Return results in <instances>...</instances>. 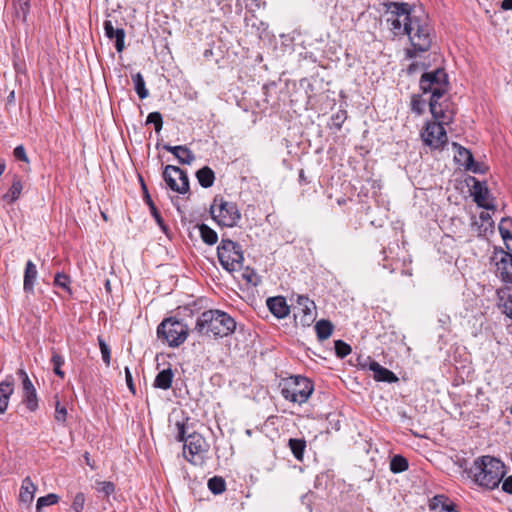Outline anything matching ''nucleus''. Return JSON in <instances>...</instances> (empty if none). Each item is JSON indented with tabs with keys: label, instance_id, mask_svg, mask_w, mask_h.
Segmentation results:
<instances>
[{
	"label": "nucleus",
	"instance_id": "f257e3e1",
	"mask_svg": "<svg viewBox=\"0 0 512 512\" xmlns=\"http://www.w3.org/2000/svg\"><path fill=\"white\" fill-rule=\"evenodd\" d=\"M420 88L423 93H431L429 102L430 112L434 119L453 120V111L448 110V105H443L440 99L448 89L447 74L443 69H436L433 72L422 74L420 78Z\"/></svg>",
	"mask_w": 512,
	"mask_h": 512
},
{
	"label": "nucleus",
	"instance_id": "f03ea898",
	"mask_svg": "<svg viewBox=\"0 0 512 512\" xmlns=\"http://www.w3.org/2000/svg\"><path fill=\"white\" fill-rule=\"evenodd\" d=\"M466 472L475 484L489 490L497 488L506 473L504 463L490 455L477 457Z\"/></svg>",
	"mask_w": 512,
	"mask_h": 512
},
{
	"label": "nucleus",
	"instance_id": "7ed1b4c3",
	"mask_svg": "<svg viewBox=\"0 0 512 512\" xmlns=\"http://www.w3.org/2000/svg\"><path fill=\"white\" fill-rule=\"evenodd\" d=\"M236 329V321L221 310H207L197 318L194 330L202 335L223 338L232 334Z\"/></svg>",
	"mask_w": 512,
	"mask_h": 512
},
{
	"label": "nucleus",
	"instance_id": "20e7f679",
	"mask_svg": "<svg viewBox=\"0 0 512 512\" xmlns=\"http://www.w3.org/2000/svg\"><path fill=\"white\" fill-rule=\"evenodd\" d=\"M431 27L427 15L419 10L415 17L403 24V33L409 37L412 49L407 50V56L414 58L418 52H426L432 45Z\"/></svg>",
	"mask_w": 512,
	"mask_h": 512
},
{
	"label": "nucleus",
	"instance_id": "39448f33",
	"mask_svg": "<svg viewBox=\"0 0 512 512\" xmlns=\"http://www.w3.org/2000/svg\"><path fill=\"white\" fill-rule=\"evenodd\" d=\"M281 395L292 403H306L314 391L313 383L303 376H291L280 382Z\"/></svg>",
	"mask_w": 512,
	"mask_h": 512
},
{
	"label": "nucleus",
	"instance_id": "423d86ee",
	"mask_svg": "<svg viewBox=\"0 0 512 512\" xmlns=\"http://www.w3.org/2000/svg\"><path fill=\"white\" fill-rule=\"evenodd\" d=\"M189 335L188 326L174 317L165 318L157 327V337L169 347H179Z\"/></svg>",
	"mask_w": 512,
	"mask_h": 512
},
{
	"label": "nucleus",
	"instance_id": "0eeeda50",
	"mask_svg": "<svg viewBox=\"0 0 512 512\" xmlns=\"http://www.w3.org/2000/svg\"><path fill=\"white\" fill-rule=\"evenodd\" d=\"M218 260L227 272H238L243 267L244 254L240 244L230 239H222L217 248Z\"/></svg>",
	"mask_w": 512,
	"mask_h": 512
},
{
	"label": "nucleus",
	"instance_id": "6e6552de",
	"mask_svg": "<svg viewBox=\"0 0 512 512\" xmlns=\"http://www.w3.org/2000/svg\"><path fill=\"white\" fill-rule=\"evenodd\" d=\"M385 13L388 16L387 22L395 31L403 30V24L408 22L418 13L415 6L406 2H385Z\"/></svg>",
	"mask_w": 512,
	"mask_h": 512
},
{
	"label": "nucleus",
	"instance_id": "1a4fd4ad",
	"mask_svg": "<svg viewBox=\"0 0 512 512\" xmlns=\"http://www.w3.org/2000/svg\"><path fill=\"white\" fill-rule=\"evenodd\" d=\"M212 218L221 226L234 227L241 218V214L234 202L223 198H215L210 207Z\"/></svg>",
	"mask_w": 512,
	"mask_h": 512
},
{
	"label": "nucleus",
	"instance_id": "9d476101",
	"mask_svg": "<svg viewBox=\"0 0 512 512\" xmlns=\"http://www.w3.org/2000/svg\"><path fill=\"white\" fill-rule=\"evenodd\" d=\"M209 451L205 438L196 432L189 434L184 444L183 455L193 465H202Z\"/></svg>",
	"mask_w": 512,
	"mask_h": 512
},
{
	"label": "nucleus",
	"instance_id": "9b49d317",
	"mask_svg": "<svg viewBox=\"0 0 512 512\" xmlns=\"http://www.w3.org/2000/svg\"><path fill=\"white\" fill-rule=\"evenodd\" d=\"M437 122H428L421 137L426 145L434 149L443 148L448 142V137L444 124L448 125L451 121L436 119Z\"/></svg>",
	"mask_w": 512,
	"mask_h": 512
},
{
	"label": "nucleus",
	"instance_id": "f8f14e48",
	"mask_svg": "<svg viewBox=\"0 0 512 512\" xmlns=\"http://www.w3.org/2000/svg\"><path fill=\"white\" fill-rule=\"evenodd\" d=\"M163 178L172 191L179 194H185L189 191L188 175L183 169L174 165H167L163 171Z\"/></svg>",
	"mask_w": 512,
	"mask_h": 512
},
{
	"label": "nucleus",
	"instance_id": "ddd939ff",
	"mask_svg": "<svg viewBox=\"0 0 512 512\" xmlns=\"http://www.w3.org/2000/svg\"><path fill=\"white\" fill-rule=\"evenodd\" d=\"M16 374L22 384V404L29 412L34 413L39 409L36 388L23 368L18 369Z\"/></svg>",
	"mask_w": 512,
	"mask_h": 512
},
{
	"label": "nucleus",
	"instance_id": "4468645a",
	"mask_svg": "<svg viewBox=\"0 0 512 512\" xmlns=\"http://www.w3.org/2000/svg\"><path fill=\"white\" fill-rule=\"evenodd\" d=\"M294 309L295 318H299L303 326H309L316 318L315 303L307 296L298 295Z\"/></svg>",
	"mask_w": 512,
	"mask_h": 512
},
{
	"label": "nucleus",
	"instance_id": "2eb2a0df",
	"mask_svg": "<svg viewBox=\"0 0 512 512\" xmlns=\"http://www.w3.org/2000/svg\"><path fill=\"white\" fill-rule=\"evenodd\" d=\"M473 181L472 196L476 204L486 210H494L495 205L490 201L491 195L486 184L476 179H473Z\"/></svg>",
	"mask_w": 512,
	"mask_h": 512
},
{
	"label": "nucleus",
	"instance_id": "dca6fc26",
	"mask_svg": "<svg viewBox=\"0 0 512 512\" xmlns=\"http://www.w3.org/2000/svg\"><path fill=\"white\" fill-rule=\"evenodd\" d=\"M453 145L456 149L454 158L460 166L464 167L466 170L472 171L473 173L481 172L479 163L474 161L473 155L468 149L456 143Z\"/></svg>",
	"mask_w": 512,
	"mask_h": 512
},
{
	"label": "nucleus",
	"instance_id": "f3484780",
	"mask_svg": "<svg viewBox=\"0 0 512 512\" xmlns=\"http://www.w3.org/2000/svg\"><path fill=\"white\" fill-rule=\"evenodd\" d=\"M497 275L502 281L512 283V254L509 252H501V257L496 262Z\"/></svg>",
	"mask_w": 512,
	"mask_h": 512
},
{
	"label": "nucleus",
	"instance_id": "a211bd4d",
	"mask_svg": "<svg viewBox=\"0 0 512 512\" xmlns=\"http://www.w3.org/2000/svg\"><path fill=\"white\" fill-rule=\"evenodd\" d=\"M105 35L109 39H115V48L117 52H122L125 47V31L122 28H114L111 20L104 21Z\"/></svg>",
	"mask_w": 512,
	"mask_h": 512
},
{
	"label": "nucleus",
	"instance_id": "6ab92c4d",
	"mask_svg": "<svg viewBox=\"0 0 512 512\" xmlns=\"http://www.w3.org/2000/svg\"><path fill=\"white\" fill-rule=\"evenodd\" d=\"M266 303L270 312L279 319L285 318L290 312L286 299L282 296L270 297Z\"/></svg>",
	"mask_w": 512,
	"mask_h": 512
},
{
	"label": "nucleus",
	"instance_id": "aec40b11",
	"mask_svg": "<svg viewBox=\"0 0 512 512\" xmlns=\"http://www.w3.org/2000/svg\"><path fill=\"white\" fill-rule=\"evenodd\" d=\"M14 392V379L7 376L5 380L0 382V414H4L7 410L10 396Z\"/></svg>",
	"mask_w": 512,
	"mask_h": 512
},
{
	"label": "nucleus",
	"instance_id": "412c9836",
	"mask_svg": "<svg viewBox=\"0 0 512 512\" xmlns=\"http://www.w3.org/2000/svg\"><path fill=\"white\" fill-rule=\"evenodd\" d=\"M163 148L166 151L172 153L177 158L179 163H181V164L190 165L195 160V155L186 146H182V145L171 146V145L165 144L163 146Z\"/></svg>",
	"mask_w": 512,
	"mask_h": 512
},
{
	"label": "nucleus",
	"instance_id": "4be33fe9",
	"mask_svg": "<svg viewBox=\"0 0 512 512\" xmlns=\"http://www.w3.org/2000/svg\"><path fill=\"white\" fill-rule=\"evenodd\" d=\"M369 369L373 372V377L378 382L395 383L398 377L389 369L381 366L378 362L372 361Z\"/></svg>",
	"mask_w": 512,
	"mask_h": 512
},
{
	"label": "nucleus",
	"instance_id": "5701e85b",
	"mask_svg": "<svg viewBox=\"0 0 512 512\" xmlns=\"http://www.w3.org/2000/svg\"><path fill=\"white\" fill-rule=\"evenodd\" d=\"M37 275L36 265L31 260H28L24 270L23 290L25 293L34 294V285Z\"/></svg>",
	"mask_w": 512,
	"mask_h": 512
},
{
	"label": "nucleus",
	"instance_id": "b1692460",
	"mask_svg": "<svg viewBox=\"0 0 512 512\" xmlns=\"http://www.w3.org/2000/svg\"><path fill=\"white\" fill-rule=\"evenodd\" d=\"M36 489V485L33 483L32 479L29 476L25 477L20 488V501L25 504H31L34 499Z\"/></svg>",
	"mask_w": 512,
	"mask_h": 512
},
{
	"label": "nucleus",
	"instance_id": "393cba45",
	"mask_svg": "<svg viewBox=\"0 0 512 512\" xmlns=\"http://www.w3.org/2000/svg\"><path fill=\"white\" fill-rule=\"evenodd\" d=\"M23 190V184L19 176H14L12 185L8 192L3 195V200L6 201L8 204H12L16 202Z\"/></svg>",
	"mask_w": 512,
	"mask_h": 512
},
{
	"label": "nucleus",
	"instance_id": "a878e982",
	"mask_svg": "<svg viewBox=\"0 0 512 512\" xmlns=\"http://www.w3.org/2000/svg\"><path fill=\"white\" fill-rule=\"evenodd\" d=\"M174 373L171 368L160 371L154 380V387L167 390L171 387Z\"/></svg>",
	"mask_w": 512,
	"mask_h": 512
},
{
	"label": "nucleus",
	"instance_id": "bb28decb",
	"mask_svg": "<svg viewBox=\"0 0 512 512\" xmlns=\"http://www.w3.org/2000/svg\"><path fill=\"white\" fill-rule=\"evenodd\" d=\"M196 177H197V180H198L199 184L203 188L211 187L214 184V181H215V173L208 166H204L201 169H199L196 172Z\"/></svg>",
	"mask_w": 512,
	"mask_h": 512
},
{
	"label": "nucleus",
	"instance_id": "cd10ccee",
	"mask_svg": "<svg viewBox=\"0 0 512 512\" xmlns=\"http://www.w3.org/2000/svg\"><path fill=\"white\" fill-rule=\"evenodd\" d=\"M333 329V324L325 319L318 321L315 325L316 335L321 341L328 339L332 335Z\"/></svg>",
	"mask_w": 512,
	"mask_h": 512
},
{
	"label": "nucleus",
	"instance_id": "c85d7f7f",
	"mask_svg": "<svg viewBox=\"0 0 512 512\" xmlns=\"http://www.w3.org/2000/svg\"><path fill=\"white\" fill-rule=\"evenodd\" d=\"M288 446L293 456L301 461L304 456L306 441L304 439L291 438L289 439Z\"/></svg>",
	"mask_w": 512,
	"mask_h": 512
},
{
	"label": "nucleus",
	"instance_id": "c756f323",
	"mask_svg": "<svg viewBox=\"0 0 512 512\" xmlns=\"http://www.w3.org/2000/svg\"><path fill=\"white\" fill-rule=\"evenodd\" d=\"M432 508H439V512H458L455 505L443 495H437L433 498Z\"/></svg>",
	"mask_w": 512,
	"mask_h": 512
},
{
	"label": "nucleus",
	"instance_id": "7c9ffc66",
	"mask_svg": "<svg viewBox=\"0 0 512 512\" xmlns=\"http://www.w3.org/2000/svg\"><path fill=\"white\" fill-rule=\"evenodd\" d=\"M200 237L204 243L208 245H214L218 241L217 233L206 224H200L198 226Z\"/></svg>",
	"mask_w": 512,
	"mask_h": 512
},
{
	"label": "nucleus",
	"instance_id": "2f4dec72",
	"mask_svg": "<svg viewBox=\"0 0 512 512\" xmlns=\"http://www.w3.org/2000/svg\"><path fill=\"white\" fill-rule=\"evenodd\" d=\"M132 81L135 86V91L138 94L140 99H145L148 97L149 92L145 87V81L141 73H136L132 75Z\"/></svg>",
	"mask_w": 512,
	"mask_h": 512
},
{
	"label": "nucleus",
	"instance_id": "473e14b6",
	"mask_svg": "<svg viewBox=\"0 0 512 512\" xmlns=\"http://www.w3.org/2000/svg\"><path fill=\"white\" fill-rule=\"evenodd\" d=\"M408 461L401 455H394L390 461V470L393 473H401L408 469Z\"/></svg>",
	"mask_w": 512,
	"mask_h": 512
},
{
	"label": "nucleus",
	"instance_id": "72a5a7b5",
	"mask_svg": "<svg viewBox=\"0 0 512 512\" xmlns=\"http://www.w3.org/2000/svg\"><path fill=\"white\" fill-rule=\"evenodd\" d=\"M209 490L215 494H222L226 490L225 480L220 476H214L208 480Z\"/></svg>",
	"mask_w": 512,
	"mask_h": 512
},
{
	"label": "nucleus",
	"instance_id": "f704fd0d",
	"mask_svg": "<svg viewBox=\"0 0 512 512\" xmlns=\"http://www.w3.org/2000/svg\"><path fill=\"white\" fill-rule=\"evenodd\" d=\"M13 2L16 10V16L22 21H26L30 7V0H13Z\"/></svg>",
	"mask_w": 512,
	"mask_h": 512
},
{
	"label": "nucleus",
	"instance_id": "c9c22d12",
	"mask_svg": "<svg viewBox=\"0 0 512 512\" xmlns=\"http://www.w3.org/2000/svg\"><path fill=\"white\" fill-rule=\"evenodd\" d=\"M51 363L53 364L54 373L63 379L65 373L61 370V366L64 364V358L55 350H52Z\"/></svg>",
	"mask_w": 512,
	"mask_h": 512
},
{
	"label": "nucleus",
	"instance_id": "e433bc0d",
	"mask_svg": "<svg viewBox=\"0 0 512 512\" xmlns=\"http://www.w3.org/2000/svg\"><path fill=\"white\" fill-rule=\"evenodd\" d=\"M58 501H59V496L57 494H54V493L47 494L46 496H42V497L38 498L37 504H36V509L38 512H41L42 507L54 505V504L58 503Z\"/></svg>",
	"mask_w": 512,
	"mask_h": 512
},
{
	"label": "nucleus",
	"instance_id": "4c0bfd02",
	"mask_svg": "<svg viewBox=\"0 0 512 512\" xmlns=\"http://www.w3.org/2000/svg\"><path fill=\"white\" fill-rule=\"evenodd\" d=\"M147 124H153L155 131L158 133L163 126V118L160 112H151L146 119Z\"/></svg>",
	"mask_w": 512,
	"mask_h": 512
},
{
	"label": "nucleus",
	"instance_id": "58836bf2",
	"mask_svg": "<svg viewBox=\"0 0 512 512\" xmlns=\"http://www.w3.org/2000/svg\"><path fill=\"white\" fill-rule=\"evenodd\" d=\"M70 282V277L65 273H57L54 277V285L63 288L69 293H71Z\"/></svg>",
	"mask_w": 512,
	"mask_h": 512
},
{
	"label": "nucleus",
	"instance_id": "ea45409f",
	"mask_svg": "<svg viewBox=\"0 0 512 512\" xmlns=\"http://www.w3.org/2000/svg\"><path fill=\"white\" fill-rule=\"evenodd\" d=\"M503 297H506L503 303L504 313L512 318V287H508L503 291Z\"/></svg>",
	"mask_w": 512,
	"mask_h": 512
},
{
	"label": "nucleus",
	"instance_id": "a19ab883",
	"mask_svg": "<svg viewBox=\"0 0 512 512\" xmlns=\"http://www.w3.org/2000/svg\"><path fill=\"white\" fill-rule=\"evenodd\" d=\"M336 355L340 358L346 357L351 352V347L342 340H336L334 343Z\"/></svg>",
	"mask_w": 512,
	"mask_h": 512
},
{
	"label": "nucleus",
	"instance_id": "79ce46f5",
	"mask_svg": "<svg viewBox=\"0 0 512 512\" xmlns=\"http://www.w3.org/2000/svg\"><path fill=\"white\" fill-rule=\"evenodd\" d=\"M98 343H99L102 359H103L104 363L106 364V366H109L110 365V361H111V351H110V348L106 344L105 340L103 338H101V337H98Z\"/></svg>",
	"mask_w": 512,
	"mask_h": 512
},
{
	"label": "nucleus",
	"instance_id": "37998d69",
	"mask_svg": "<svg viewBox=\"0 0 512 512\" xmlns=\"http://www.w3.org/2000/svg\"><path fill=\"white\" fill-rule=\"evenodd\" d=\"M85 504V495L82 492H79L75 495L70 512H82Z\"/></svg>",
	"mask_w": 512,
	"mask_h": 512
},
{
	"label": "nucleus",
	"instance_id": "c03bdc74",
	"mask_svg": "<svg viewBox=\"0 0 512 512\" xmlns=\"http://www.w3.org/2000/svg\"><path fill=\"white\" fill-rule=\"evenodd\" d=\"M347 119V112L345 110H339L335 114L332 115V125L337 130H340L343 123Z\"/></svg>",
	"mask_w": 512,
	"mask_h": 512
},
{
	"label": "nucleus",
	"instance_id": "a18cd8bd",
	"mask_svg": "<svg viewBox=\"0 0 512 512\" xmlns=\"http://www.w3.org/2000/svg\"><path fill=\"white\" fill-rule=\"evenodd\" d=\"M55 420L58 423L64 424L67 419V409L60 405L59 400L55 401Z\"/></svg>",
	"mask_w": 512,
	"mask_h": 512
},
{
	"label": "nucleus",
	"instance_id": "49530a36",
	"mask_svg": "<svg viewBox=\"0 0 512 512\" xmlns=\"http://www.w3.org/2000/svg\"><path fill=\"white\" fill-rule=\"evenodd\" d=\"M99 491L103 492L105 495L109 496L114 493L115 485L110 481H103L99 483Z\"/></svg>",
	"mask_w": 512,
	"mask_h": 512
},
{
	"label": "nucleus",
	"instance_id": "de8ad7c7",
	"mask_svg": "<svg viewBox=\"0 0 512 512\" xmlns=\"http://www.w3.org/2000/svg\"><path fill=\"white\" fill-rule=\"evenodd\" d=\"M14 157L20 161L28 162V157L23 145L17 146L13 151Z\"/></svg>",
	"mask_w": 512,
	"mask_h": 512
},
{
	"label": "nucleus",
	"instance_id": "09e8293b",
	"mask_svg": "<svg viewBox=\"0 0 512 512\" xmlns=\"http://www.w3.org/2000/svg\"><path fill=\"white\" fill-rule=\"evenodd\" d=\"M411 109L417 114H421L424 110V102L417 96H414L411 101Z\"/></svg>",
	"mask_w": 512,
	"mask_h": 512
},
{
	"label": "nucleus",
	"instance_id": "8fccbe9b",
	"mask_svg": "<svg viewBox=\"0 0 512 512\" xmlns=\"http://www.w3.org/2000/svg\"><path fill=\"white\" fill-rule=\"evenodd\" d=\"M499 232L503 238L507 248L511 250L508 240H512V231L509 228H503V225H499Z\"/></svg>",
	"mask_w": 512,
	"mask_h": 512
},
{
	"label": "nucleus",
	"instance_id": "3c124183",
	"mask_svg": "<svg viewBox=\"0 0 512 512\" xmlns=\"http://www.w3.org/2000/svg\"><path fill=\"white\" fill-rule=\"evenodd\" d=\"M125 380H126V383H127V386L129 388V390L135 394L136 393V388H135V385L133 383V378H132V374H131V371L128 367H125Z\"/></svg>",
	"mask_w": 512,
	"mask_h": 512
},
{
	"label": "nucleus",
	"instance_id": "603ef678",
	"mask_svg": "<svg viewBox=\"0 0 512 512\" xmlns=\"http://www.w3.org/2000/svg\"><path fill=\"white\" fill-rule=\"evenodd\" d=\"M177 428H178V433H177V436H176V439L179 441V442H184L186 441V430H185V425L183 423H177Z\"/></svg>",
	"mask_w": 512,
	"mask_h": 512
},
{
	"label": "nucleus",
	"instance_id": "864d4df0",
	"mask_svg": "<svg viewBox=\"0 0 512 512\" xmlns=\"http://www.w3.org/2000/svg\"><path fill=\"white\" fill-rule=\"evenodd\" d=\"M502 490L508 494H512V475L507 477L502 483Z\"/></svg>",
	"mask_w": 512,
	"mask_h": 512
},
{
	"label": "nucleus",
	"instance_id": "5fc2aeb1",
	"mask_svg": "<svg viewBox=\"0 0 512 512\" xmlns=\"http://www.w3.org/2000/svg\"><path fill=\"white\" fill-rule=\"evenodd\" d=\"M141 180V185H142V190H143V194H144V199H145V202L149 205V206H153V201L149 195V192H148V189L145 185V183L143 182L142 178H140Z\"/></svg>",
	"mask_w": 512,
	"mask_h": 512
},
{
	"label": "nucleus",
	"instance_id": "6e6d98bb",
	"mask_svg": "<svg viewBox=\"0 0 512 512\" xmlns=\"http://www.w3.org/2000/svg\"><path fill=\"white\" fill-rule=\"evenodd\" d=\"M479 218L483 223L488 224L490 227L493 225L491 215L488 212H481Z\"/></svg>",
	"mask_w": 512,
	"mask_h": 512
},
{
	"label": "nucleus",
	"instance_id": "4d7b16f0",
	"mask_svg": "<svg viewBox=\"0 0 512 512\" xmlns=\"http://www.w3.org/2000/svg\"><path fill=\"white\" fill-rule=\"evenodd\" d=\"M499 225H503V228H511L512 227V219L509 217H504L501 219Z\"/></svg>",
	"mask_w": 512,
	"mask_h": 512
},
{
	"label": "nucleus",
	"instance_id": "13d9d810",
	"mask_svg": "<svg viewBox=\"0 0 512 512\" xmlns=\"http://www.w3.org/2000/svg\"><path fill=\"white\" fill-rule=\"evenodd\" d=\"M501 8L503 10H512V0H503L501 2Z\"/></svg>",
	"mask_w": 512,
	"mask_h": 512
},
{
	"label": "nucleus",
	"instance_id": "bf43d9fd",
	"mask_svg": "<svg viewBox=\"0 0 512 512\" xmlns=\"http://www.w3.org/2000/svg\"><path fill=\"white\" fill-rule=\"evenodd\" d=\"M420 64L419 63H412L409 67H408V73L409 74H412L414 72H416V70L419 68Z\"/></svg>",
	"mask_w": 512,
	"mask_h": 512
},
{
	"label": "nucleus",
	"instance_id": "052dcab7",
	"mask_svg": "<svg viewBox=\"0 0 512 512\" xmlns=\"http://www.w3.org/2000/svg\"><path fill=\"white\" fill-rule=\"evenodd\" d=\"M84 458H85L86 464H87L88 466H90L91 468H94V467H93V465H92V464H91V462H90V455H89V453H88V452H86V453L84 454Z\"/></svg>",
	"mask_w": 512,
	"mask_h": 512
},
{
	"label": "nucleus",
	"instance_id": "680f3d73",
	"mask_svg": "<svg viewBox=\"0 0 512 512\" xmlns=\"http://www.w3.org/2000/svg\"><path fill=\"white\" fill-rule=\"evenodd\" d=\"M149 207H150V209H151V211H152V214H153L154 216L159 217V213H158V211H157V208H156L155 204L153 203V206H149Z\"/></svg>",
	"mask_w": 512,
	"mask_h": 512
},
{
	"label": "nucleus",
	"instance_id": "e2e57ef3",
	"mask_svg": "<svg viewBox=\"0 0 512 512\" xmlns=\"http://www.w3.org/2000/svg\"><path fill=\"white\" fill-rule=\"evenodd\" d=\"M299 180H300V182H305L306 181L305 174H304L303 170H301L300 173H299Z\"/></svg>",
	"mask_w": 512,
	"mask_h": 512
},
{
	"label": "nucleus",
	"instance_id": "0e129e2a",
	"mask_svg": "<svg viewBox=\"0 0 512 512\" xmlns=\"http://www.w3.org/2000/svg\"><path fill=\"white\" fill-rule=\"evenodd\" d=\"M5 170V164H0V176L3 174Z\"/></svg>",
	"mask_w": 512,
	"mask_h": 512
},
{
	"label": "nucleus",
	"instance_id": "69168bd1",
	"mask_svg": "<svg viewBox=\"0 0 512 512\" xmlns=\"http://www.w3.org/2000/svg\"><path fill=\"white\" fill-rule=\"evenodd\" d=\"M154 217H155V219L157 220V222H158L160 225H162V218H161V216L159 215V217H157V216H154Z\"/></svg>",
	"mask_w": 512,
	"mask_h": 512
},
{
	"label": "nucleus",
	"instance_id": "338daca9",
	"mask_svg": "<svg viewBox=\"0 0 512 512\" xmlns=\"http://www.w3.org/2000/svg\"><path fill=\"white\" fill-rule=\"evenodd\" d=\"M253 2H255L256 6L259 7L260 4H259V0H252Z\"/></svg>",
	"mask_w": 512,
	"mask_h": 512
},
{
	"label": "nucleus",
	"instance_id": "774afa93",
	"mask_svg": "<svg viewBox=\"0 0 512 512\" xmlns=\"http://www.w3.org/2000/svg\"><path fill=\"white\" fill-rule=\"evenodd\" d=\"M10 99H13L14 98V92L12 91L10 96H9Z\"/></svg>",
	"mask_w": 512,
	"mask_h": 512
}]
</instances>
